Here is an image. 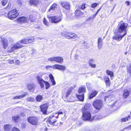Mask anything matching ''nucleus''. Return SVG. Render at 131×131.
<instances>
[{"instance_id":"obj_1","label":"nucleus","mask_w":131,"mask_h":131,"mask_svg":"<svg viewBox=\"0 0 131 131\" xmlns=\"http://www.w3.org/2000/svg\"><path fill=\"white\" fill-rule=\"evenodd\" d=\"M44 74V73L41 72L39 73L36 77L38 83L40 85L41 88H43L44 87V83H45L46 89H48L50 86V85L48 82H45L41 79V77Z\"/></svg>"},{"instance_id":"obj_2","label":"nucleus","mask_w":131,"mask_h":131,"mask_svg":"<svg viewBox=\"0 0 131 131\" xmlns=\"http://www.w3.org/2000/svg\"><path fill=\"white\" fill-rule=\"evenodd\" d=\"M61 34L62 36L65 37L68 39H75L78 38V36L76 35L71 32L63 31Z\"/></svg>"},{"instance_id":"obj_3","label":"nucleus","mask_w":131,"mask_h":131,"mask_svg":"<svg viewBox=\"0 0 131 131\" xmlns=\"http://www.w3.org/2000/svg\"><path fill=\"white\" fill-rule=\"evenodd\" d=\"M128 26V24L126 23L122 22L121 21L118 25V32L120 33L123 32L125 34V32L127 34L126 29Z\"/></svg>"},{"instance_id":"obj_4","label":"nucleus","mask_w":131,"mask_h":131,"mask_svg":"<svg viewBox=\"0 0 131 131\" xmlns=\"http://www.w3.org/2000/svg\"><path fill=\"white\" fill-rule=\"evenodd\" d=\"M19 13L15 9L9 11L8 14H5V15L10 19L16 18L18 15Z\"/></svg>"},{"instance_id":"obj_5","label":"nucleus","mask_w":131,"mask_h":131,"mask_svg":"<svg viewBox=\"0 0 131 131\" xmlns=\"http://www.w3.org/2000/svg\"><path fill=\"white\" fill-rule=\"evenodd\" d=\"M93 106L97 110L101 108L103 105V102L100 100H96L93 102Z\"/></svg>"},{"instance_id":"obj_6","label":"nucleus","mask_w":131,"mask_h":131,"mask_svg":"<svg viewBox=\"0 0 131 131\" xmlns=\"http://www.w3.org/2000/svg\"><path fill=\"white\" fill-rule=\"evenodd\" d=\"M47 17L49 19V20L52 23H57L61 21L62 18L60 16H54L50 17L48 16Z\"/></svg>"},{"instance_id":"obj_7","label":"nucleus","mask_w":131,"mask_h":131,"mask_svg":"<svg viewBox=\"0 0 131 131\" xmlns=\"http://www.w3.org/2000/svg\"><path fill=\"white\" fill-rule=\"evenodd\" d=\"M28 122L31 124L34 125H37L38 122L37 117L34 116L29 117L27 119Z\"/></svg>"},{"instance_id":"obj_8","label":"nucleus","mask_w":131,"mask_h":131,"mask_svg":"<svg viewBox=\"0 0 131 131\" xmlns=\"http://www.w3.org/2000/svg\"><path fill=\"white\" fill-rule=\"evenodd\" d=\"M83 119L84 121H92L94 119L93 117H91L90 113L89 112L82 113Z\"/></svg>"},{"instance_id":"obj_9","label":"nucleus","mask_w":131,"mask_h":131,"mask_svg":"<svg viewBox=\"0 0 131 131\" xmlns=\"http://www.w3.org/2000/svg\"><path fill=\"white\" fill-rule=\"evenodd\" d=\"M48 60L51 62L56 61L61 63L63 61V59L61 57L56 56L49 58Z\"/></svg>"},{"instance_id":"obj_10","label":"nucleus","mask_w":131,"mask_h":131,"mask_svg":"<svg viewBox=\"0 0 131 131\" xmlns=\"http://www.w3.org/2000/svg\"><path fill=\"white\" fill-rule=\"evenodd\" d=\"M54 116H50L47 121V123H49L51 125H54L55 123L57 121V118Z\"/></svg>"},{"instance_id":"obj_11","label":"nucleus","mask_w":131,"mask_h":131,"mask_svg":"<svg viewBox=\"0 0 131 131\" xmlns=\"http://www.w3.org/2000/svg\"><path fill=\"white\" fill-rule=\"evenodd\" d=\"M35 40L34 37L24 39L21 40V42L23 43L28 44L33 42Z\"/></svg>"},{"instance_id":"obj_12","label":"nucleus","mask_w":131,"mask_h":131,"mask_svg":"<svg viewBox=\"0 0 131 131\" xmlns=\"http://www.w3.org/2000/svg\"><path fill=\"white\" fill-rule=\"evenodd\" d=\"M22 43L20 42H18L16 45L13 46L11 48V50L12 51H14L15 50H16L20 48H21L23 47V45L21 44Z\"/></svg>"},{"instance_id":"obj_13","label":"nucleus","mask_w":131,"mask_h":131,"mask_svg":"<svg viewBox=\"0 0 131 131\" xmlns=\"http://www.w3.org/2000/svg\"><path fill=\"white\" fill-rule=\"evenodd\" d=\"M62 6L67 10H69L70 7V5L69 2L63 1L61 2L60 4Z\"/></svg>"},{"instance_id":"obj_14","label":"nucleus","mask_w":131,"mask_h":131,"mask_svg":"<svg viewBox=\"0 0 131 131\" xmlns=\"http://www.w3.org/2000/svg\"><path fill=\"white\" fill-rule=\"evenodd\" d=\"M53 68L64 71L66 70V67L65 66L56 64L53 66Z\"/></svg>"},{"instance_id":"obj_15","label":"nucleus","mask_w":131,"mask_h":131,"mask_svg":"<svg viewBox=\"0 0 131 131\" xmlns=\"http://www.w3.org/2000/svg\"><path fill=\"white\" fill-rule=\"evenodd\" d=\"M126 35V33L125 32L123 35L118 34L114 35L113 37V39H115L118 41H120L122 38Z\"/></svg>"},{"instance_id":"obj_16","label":"nucleus","mask_w":131,"mask_h":131,"mask_svg":"<svg viewBox=\"0 0 131 131\" xmlns=\"http://www.w3.org/2000/svg\"><path fill=\"white\" fill-rule=\"evenodd\" d=\"M41 111L44 114H46L47 109L48 107L47 104H45L40 106Z\"/></svg>"},{"instance_id":"obj_17","label":"nucleus","mask_w":131,"mask_h":131,"mask_svg":"<svg viewBox=\"0 0 131 131\" xmlns=\"http://www.w3.org/2000/svg\"><path fill=\"white\" fill-rule=\"evenodd\" d=\"M27 88L28 90L31 92H33L36 88V86L34 83H30L27 85Z\"/></svg>"},{"instance_id":"obj_18","label":"nucleus","mask_w":131,"mask_h":131,"mask_svg":"<svg viewBox=\"0 0 131 131\" xmlns=\"http://www.w3.org/2000/svg\"><path fill=\"white\" fill-rule=\"evenodd\" d=\"M90 104H85L83 107L82 108V113L89 112V107L90 106Z\"/></svg>"},{"instance_id":"obj_19","label":"nucleus","mask_w":131,"mask_h":131,"mask_svg":"<svg viewBox=\"0 0 131 131\" xmlns=\"http://www.w3.org/2000/svg\"><path fill=\"white\" fill-rule=\"evenodd\" d=\"M75 17L76 18H79L82 16L83 15V13L79 9H77L75 10Z\"/></svg>"},{"instance_id":"obj_20","label":"nucleus","mask_w":131,"mask_h":131,"mask_svg":"<svg viewBox=\"0 0 131 131\" xmlns=\"http://www.w3.org/2000/svg\"><path fill=\"white\" fill-rule=\"evenodd\" d=\"M17 20L20 23H25L27 22V19L25 17H19Z\"/></svg>"},{"instance_id":"obj_21","label":"nucleus","mask_w":131,"mask_h":131,"mask_svg":"<svg viewBox=\"0 0 131 131\" xmlns=\"http://www.w3.org/2000/svg\"><path fill=\"white\" fill-rule=\"evenodd\" d=\"M130 94V91L127 90H125L123 91V96L124 99H125L128 97Z\"/></svg>"},{"instance_id":"obj_22","label":"nucleus","mask_w":131,"mask_h":131,"mask_svg":"<svg viewBox=\"0 0 131 131\" xmlns=\"http://www.w3.org/2000/svg\"><path fill=\"white\" fill-rule=\"evenodd\" d=\"M57 4L56 3H54L50 7L48 11L51 13L53 12L55 8L57 7Z\"/></svg>"},{"instance_id":"obj_23","label":"nucleus","mask_w":131,"mask_h":131,"mask_svg":"<svg viewBox=\"0 0 131 131\" xmlns=\"http://www.w3.org/2000/svg\"><path fill=\"white\" fill-rule=\"evenodd\" d=\"M12 128L11 125H5L4 126V129L5 131H10Z\"/></svg>"},{"instance_id":"obj_24","label":"nucleus","mask_w":131,"mask_h":131,"mask_svg":"<svg viewBox=\"0 0 131 131\" xmlns=\"http://www.w3.org/2000/svg\"><path fill=\"white\" fill-rule=\"evenodd\" d=\"M28 93L27 92L24 93V94H21L19 96H16L14 97L13 99H21L22 98L24 97Z\"/></svg>"},{"instance_id":"obj_25","label":"nucleus","mask_w":131,"mask_h":131,"mask_svg":"<svg viewBox=\"0 0 131 131\" xmlns=\"http://www.w3.org/2000/svg\"><path fill=\"white\" fill-rule=\"evenodd\" d=\"M85 86H82L79 88L78 92L79 94H84L85 92Z\"/></svg>"},{"instance_id":"obj_26","label":"nucleus","mask_w":131,"mask_h":131,"mask_svg":"<svg viewBox=\"0 0 131 131\" xmlns=\"http://www.w3.org/2000/svg\"><path fill=\"white\" fill-rule=\"evenodd\" d=\"M103 41L101 38H99L98 41V47L99 49H100L102 47Z\"/></svg>"},{"instance_id":"obj_27","label":"nucleus","mask_w":131,"mask_h":131,"mask_svg":"<svg viewBox=\"0 0 131 131\" xmlns=\"http://www.w3.org/2000/svg\"><path fill=\"white\" fill-rule=\"evenodd\" d=\"M97 92L95 91H93L92 92L91 94L89 96V98L91 99L95 97L97 94Z\"/></svg>"},{"instance_id":"obj_28","label":"nucleus","mask_w":131,"mask_h":131,"mask_svg":"<svg viewBox=\"0 0 131 131\" xmlns=\"http://www.w3.org/2000/svg\"><path fill=\"white\" fill-rule=\"evenodd\" d=\"M77 98L80 101H83L84 99V94H79L77 95Z\"/></svg>"},{"instance_id":"obj_29","label":"nucleus","mask_w":131,"mask_h":131,"mask_svg":"<svg viewBox=\"0 0 131 131\" xmlns=\"http://www.w3.org/2000/svg\"><path fill=\"white\" fill-rule=\"evenodd\" d=\"M39 3V1L37 0H30L29 2V3L30 5H36Z\"/></svg>"},{"instance_id":"obj_30","label":"nucleus","mask_w":131,"mask_h":131,"mask_svg":"<svg viewBox=\"0 0 131 131\" xmlns=\"http://www.w3.org/2000/svg\"><path fill=\"white\" fill-rule=\"evenodd\" d=\"M27 101L28 102H34L35 101V100L34 97L31 96L29 97L26 99Z\"/></svg>"},{"instance_id":"obj_31","label":"nucleus","mask_w":131,"mask_h":131,"mask_svg":"<svg viewBox=\"0 0 131 131\" xmlns=\"http://www.w3.org/2000/svg\"><path fill=\"white\" fill-rule=\"evenodd\" d=\"M49 77L50 79L51 80V82L52 83V85H54L56 84V83L54 80L53 76L52 74H50L49 75Z\"/></svg>"},{"instance_id":"obj_32","label":"nucleus","mask_w":131,"mask_h":131,"mask_svg":"<svg viewBox=\"0 0 131 131\" xmlns=\"http://www.w3.org/2000/svg\"><path fill=\"white\" fill-rule=\"evenodd\" d=\"M2 42L3 43L4 48H5L7 46L8 42L7 40L6 39H3Z\"/></svg>"},{"instance_id":"obj_33","label":"nucleus","mask_w":131,"mask_h":131,"mask_svg":"<svg viewBox=\"0 0 131 131\" xmlns=\"http://www.w3.org/2000/svg\"><path fill=\"white\" fill-rule=\"evenodd\" d=\"M131 118V117L129 115L127 117L122 118L121 119V122H125L129 120Z\"/></svg>"},{"instance_id":"obj_34","label":"nucleus","mask_w":131,"mask_h":131,"mask_svg":"<svg viewBox=\"0 0 131 131\" xmlns=\"http://www.w3.org/2000/svg\"><path fill=\"white\" fill-rule=\"evenodd\" d=\"M105 82L107 86H109L110 84V80L109 78L108 77L105 78Z\"/></svg>"},{"instance_id":"obj_35","label":"nucleus","mask_w":131,"mask_h":131,"mask_svg":"<svg viewBox=\"0 0 131 131\" xmlns=\"http://www.w3.org/2000/svg\"><path fill=\"white\" fill-rule=\"evenodd\" d=\"M19 119V117L18 116H16L13 117H12V120L14 121L15 122H18Z\"/></svg>"},{"instance_id":"obj_36","label":"nucleus","mask_w":131,"mask_h":131,"mask_svg":"<svg viewBox=\"0 0 131 131\" xmlns=\"http://www.w3.org/2000/svg\"><path fill=\"white\" fill-rule=\"evenodd\" d=\"M106 72L107 74L108 75H110L111 77H112L113 76V73L112 71L108 70H106Z\"/></svg>"},{"instance_id":"obj_37","label":"nucleus","mask_w":131,"mask_h":131,"mask_svg":"<svg viewBox=\"0 0 131 131\" xmlns=\"http://www.w3.org/2000/svg\"><path fill=\"white\" fill-rule=\"evenodd\" d=\"M43 98V97L41 95H38L36 96V99L37 101L40 102L42 100Z\"/></svg>"},{"instance_id":"obj_38","label":"nucleus","mask_w":131,"mask_h":131,"mask_svg":"<svg viewBox=\"0 0 131 131\" xmlns=\"http://www.w3.org/2000/svg\"><path fill=\"white\" fill-rule=\"evenodd\" d=\"M43 23L46 26H48L49 25V23L45 18H43Z\"/></svg>"},{"instance_id":"obj_39","label":"nucleus","mask_w":131,"mask_h":131,"mask_svg":"<svg viewBox=\"0 0 131 131\" xmlns=\"http://www.w3.org/2000/svg\"><path fill=\"white\" fill-rule=\"evenodd\" d=\"M94 61V60L92 59L90 60L89 62L90 66L92 68H95L96 67V65L95 64H93L92 62Z\"/></svg>"},{"instance_id":"obj_40","label":"nucleus","mask_w":131,"mask_h":131,"mask_svg":"<svg viewBox=\"0 0 131 131\" xmlns=\"http://www.w3.org/2000/svg\"><path fill=\"white\" fill-rule=\"evenodd\" d=\"M8 0H2L1 3L2 5L4 6L7 3Z\"/></svg>"},{"instance_id":"obj_41","label":"nucleus","mask_w":131,"mask_h":131,"mask_svg":"<svg viewBox=\"0 0 131 131\" xmlns=\"http://www.w3.org/2000/svg\"><path fill=\"white\" fill-rule=\"evenodd\" d=\"M71 92V91L70 89H69L67 90L66 95V97H67L70 94Z\"/></svg>"},{"instance_id":"obj_42","label":"nucleus","mask_w":131,"mask_h":131,"mask_svg":"<svg viewBox=\"0 0 131 131\" xmlns=\"http://www.w3.org/2000/svg\"><path fill=\"white\" fill-rule=\"evenodd\" d=\"M29 20L31 22H33L35 20V18L32 15H30L29 17Z\"/></svg>"},{"instance_id":"obj_43","label":"nucleus","mask_w":131,"mask_h":131,"mask_svg":"<svg viewBox=\"0 0 131 131\" xmlns=\"http://www.w3.org/2000/svg\"><path fill=\"white\" fill-rule=\"evenodd\" d=\"M99 4L98 3H95L91 5V7L93 8H94L96 7Z\"/></svg>"},{"instance_id":"obj_44","label":"nucleus","mask_w":131,"mask_h":131,"mask_svg":"<svg viewBox=\"0 0 131 131\" xmlns=\"http://www.w3.org/2000/svg\"><path fill=\"white\" fill-rule=\"evenodd\" d=\"M125 130L126 129L128 130H131V125L128 126L124 128Z\"/></svg>"},{"instance_id":"obj_45","label":"nucleus","mask_w":131,"mask_h":131,"mask_svg":"<svg viewBox=\"0 0 131 131\" xmlns=\"http://www.w3.org/2000/svg\"><path fill=\"white\" fill-rule=\"evenodd\" d=\"M94 119H101L102 118V117L101 115H99L98 116H96L94 117Z\"/></svg>"},{"instance_id":"obj_46","label":"nucleus","mask_w":131,"mask_h":131,"mask_svg":"<svg viewBox=\"0 0 131 131\" xmlns=\"http://www.w3.org/2000/svg\"><path fill=\"white\" fill-rule=\"evenodd\" d=\"M53 66H51L49 65H48L46 66V68L47 70L50 69V68H53Z\"/></svg>"},{"instance_id":"obj_47","label":"nucleus","mask_w":131,"mask_h":131,"mask_svg":"<svg viewBox=\"0 0 131 131\" xmlns=\"http://www.w3.org/2000/svg\"><path fill=\"white\" fill-rule=\"evenodd\" d=\"M12 131H20V130L18 128L15 127H14L13 128Z\"/></svg>"},{"instance_id":"obj_48","label":"nucleus","mask_w":131,"mask_h":131,"mask_svg":"<svg viewBox=\"0 0 131 131\" xmlns=\"http://www.w3.org/2000/svg\"><path fill=\"white\" fill-rule=\"evenodd\" d=\"M85 42L84 41H81L79 43L80 44H82L83 45H84V46H85Z\"/></svg>"},{"instance_id":"obj_49","label":"nucleus","mask_w":131,"mask_h":131,"mask_svg":"<svg viewBox=\"0 0 131 131\" xmlns=\"http://www.w3.org/2000/svg\"><path fill=\"white\" fill-rule=\"evenodd\" d=\"M85 5L84 4H82V6H81V8L82 9H84L85 8Z\"/></svg>"},{"instance_id":"obj_50","label":"nucleus","mask_w":131,"mask_h":131,"mask_svg":"<svg viewBox=\"0 0 131 131\" xmlns=\"http://www.w3.org/2000/svg\"><path fill=\"white\" fill-rule=\"evenodd\" d=\"M110 98V96H105V101H106L107 100H108L109 98Z\"/></svg>"},{"instance_id":"obj_51","label":"nucleus","mask_w":131,"mask_h":131,"mask_svg":"<svg viewBox=\"0 0 131 131\" xmlns=\"http://www.w3.org/2000/svg\"><path fill=\"white\" fill-rule=\"evenodd\" d=\"M9 62L10 63L12 64L14 63V62L13 60H10L9 61Z\"/></svg>"},{"instance_id":"obj_52","label":"nucleus","mask_w":131,"mask_h":131,"mask_svg":"<svg viewBox=\"0 0 131 131\" xmlns=\"http://www.w3.org/2000/svg\"><path fill=\"white\" fill-rule=\"evenodd\" d=\"M20 63V62L18 60H16L15 62V63L17 65H18Z\"/></svg>"},{"instance_id":"obj_53","label":"nucleus","mask_w":131,"mask_h":131,"mask_svg":"<svg viewBox=\"0 0 131 131\" xmlns=\"http://www.w3.org/2000/svg\"><path fill=\"white\" fill-rule=\"evenodd\" d=\"M57 114L58 115H59L62 114H63V113L62 112H58L57 113H56V114Z\"/></svg>"},{"instance_id":"obj_54","label":"nucleus","mask_w":131,"mask_h":131,"mask_svg":"<svg viewBox=\"0 0 131 131\" xmlns=\"http://www.w3.org/2000/svg\"><path fill=\"white\" fill-rule=\"evenodd\" d=\"M18 3L19 5L20 6L21 5V3L20 0H19L18 1Z\"/></svg>"},{"instance_id":"obj_55","label":"nucleus","mask_w":131,"mask_h":131,"mask_svg":"<svg viewBox=\"0 0 131 131\" xmlns=\"http://www.w3.org/2000/svg\"><path fill=\"white\" fill-rule=\"evenodd\" d=\"M125 3L127 6H129L130 4V2L128 1H126L125 2Z\"/></svg>"},{"instance_id":"obj_56","label":"nucleus","mask_w":131,"mask_h":131,"mask_svg":"<svg viewBox=\"0 0 131 131\" xmlns=\"http://www.w3.org/2000/svg\"><path fill=\"white\" fill-rule=\"evenodd\" d=\"M11 7V4L9 3H8V6H7V8H9Z\"/></svg>"},{"instance_id":"obj_57","label":"nucleus","mask_w":131,"mask_h":131,"mask_svg":"<svg viewBox=\"0 0 131 131\" xmlns=\"http://www.w3.org/2000/svg\"><path fill=\"white\" fill-rule=\"evenodd\" d=\"M97 14H96V13L95 14H93L92 15V17H93V18H94L97 15Z\"/></svg>"},{"instance_id":"obj_58","label":"nucleus","mask_w":131,"mask_h":131,"mask_svg":"<svg viewBox=\"0 0 131 131\" xmlns=\"http://www.w3.org/2000/svg\"><path fill=\"white\" fill-rule=\"evenodd\" d=\"M102 8V7H101L97 10V11L96 13V14H98V12H99V11Z\"/></svg>"},{"instance_id":"obj_59","label":"nucleus","mask_w":131,"mask_h":131,"mask_svg":"<svg viewBox=\"0 0 131 131\" xmlns=\"http://www.w3.org/2000/svg\"><path fill=\"white\" fill-rule=\"evenodd\" d=\"M86 86H87V87L89 88V87H90V84L89 83H86Z\"/></svg>"},{"instance_id":"obj_60","label":"nucleus","mask_w":131,"mask_h":131,"mask_svg":"<svg viewBox=\"0 0 131 131\" xmlns=\"http://www.w3.org/2000/svg\"><path fill=\"white\" fill-rule=\"evenodd\" d=\"M116 103V102H115L113 104V105H112V106H114V105Z\"/></svg>"},{"instance_id":"obj_61","label":"nucleus","mask_w":131,"mask_h":131,"mask_svg":"<svg viewBox=\"0 0 131 131\" xmlns=\"http://www.w3.org/2000/svg\"><path fill=\"white\" fill-rule=\"evenodd\" d=\"M127 53V52H126L125 53V54H126Z\"/></svg>"},{"instance_id":"obj_62","label":"nucleus","mask_w":131,"mask_h":131,"mask_svg":"<svg viewBox=\"0 0 131 131\" xmlns=\"http://www.w3.org/2000/svg\"><path fill=\"white\" fill-rule=\"evenodd\" d=\"M91 18H89V20H90L91 19Z\"/></svg>"},{"instance_id":"obj_63","label":"nucleus","mask_w":131,"mask_h":131,"mask_svg":"<svg viewBox=\"0 0 131 131\" xmlns=\"http://www.w3.org/2000/svg\"><path fill=\"white\" fill-rule=\"evenodd\" d=\"M72 18V19H73V18Z\"/></svg>"},{"instance_id":"obj_64","label":"nucleus","mask_w":131,"mask_h":131,"mask_svg":"<svg viewBox=\"0 0 131 131\" xmlns=\"http://www.w3.org/2000/svg\"><path fill=\"white\" fill-rule=\"evenodd\" d=\"M130 114L131 115V112L130 113Z\"/></svg>"}]
</instances>
